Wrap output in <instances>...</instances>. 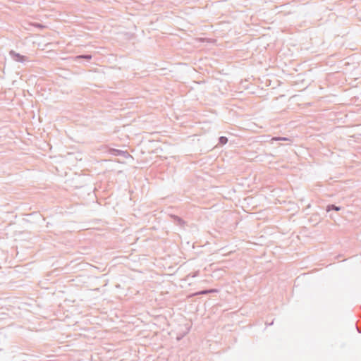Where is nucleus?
<instances>
[{
    "mask_svg": "<svg viewBox=\"0 0 361 361\" xmlns=\"http://www.w3.org/2000/svg\"><path fill=\"white\" fill-rule=\"evenodd\" d=\"M114 151L116 152V155H123L124 157H128L130 156L129 153L126 151H121L118 149H115Z\"/></svg>",
    "mask_w": 361,
    "mask_h": 361,
    "instance_id": "nucleus-6",
    "label": "nucleus"
},
{
    "mask_svg": "<svg viewBox=\"0 0 361 361\" xmlns=\"http://www.w3.org/2000/svg\"><path fill=\"white\" fill-rule=\"evenodd\" d=\"M219 143L221 144V145H225L228 142V138L226 137H224V136H221L219 138Z\"/></svg>",
    "mask_w": 361,
    "mask_h": 361,
    "instance_id": "nucleus-7",
    "label": "nucleus"
},
{
    "mask_svg": "<svg viewBox=\"0 0 361 361\" xmlns=\"http://www.w3.org/2000/svg\"><path fill=\"white\" fill-rule=\"evenodd\" d=\"M92 55L91 54H82V55H78L77 56H75V59H86V60H90L92 59Z\"/></svg>",
    "mask_w": 361,
    "mask_h": 361,
    "instance_id": "nucleus-5",
    "label": "nucleus"
},
{
    "mask_svg": "<svg viewBox=\"0 0 361 361\" xmlns=\"http://www.w3.org/2000/svg\"><path fill=\"white\" fill-rule=\"evenodd\" d=\"M10 55L13 59V60H15L17 62L23 63V62L27 61V59L26 56H23L18 53H16V51H14L13 50H11L10 51Z\"/></svg>",
    "mask_w": 361,
    "mask_h": 361,
    "instance_id": "nucleus-1",
    "label": "nucleus"
},
{
    "mask_svg": "<svg viewBox=\"0 0 361 361\" xmlns=\"http://www.w3.org/2000/svg\"><path fill=\"white\" fill-rule=\"evenodd\" d=\"M36 26H37V27H42V25H40V24H39V23L36 24Z\"/></svg>",
    "mask_w": 361,
    "mask_h": 361,
    "instance_id": "nucleus-10",
    "label": "nucleus"
},
{
    "mask_svg": "<svg viewBox=\"0 0 361 361\" xmlns=\"http://www.w3.org/2000/svg\"><path fill=\"white\" fill-rule=\"evenodd\" d=\"M171 116L173 117H174L175 118L178 119L177 114H171Z\"/></svg>",
    "mask_w": 361,
    "mask_h": 361,
    "instance_id": "nucleus-9",
    "label": "nucleus"
},
{
    "mask_svg": "<svg viewBox=\"0 0 361 361\" xmlns=\"http://www.w3.org/2000/svg\"><path fill=\"white\" fill-rule=\"evenodd\" d=\"M289 139L286 137H274L272 138V140L279 141V140H288Z\"/></svg>",
    "mask_w": 361,
    "mask_h": 361,
    "instance_id": "nucleus-8",
    "label": "nucleus"
},
{
    "mask_svg": "<svg viewBox=\"0 0 361 361\" xmlns=\"http://www.w3.org/2000/svg\"><path fill=\"white\" fill-rule=\"evenodd\" d=\"M341 207H338V206H336L334 204H329L327 207H326V212H330L331 210H334V211H340L341 210Z\"/></svg>",
    "mask_w": 361,
    "mask_h": 361,
    "instance_id": "nucleus-4",
    "label": "nucleus"
},
{
    "mask_svg": "<svg viewBox=\"0 0 361 361\" xmlns=\"http://www.w3.org/2000/svg\"><path fill=\"white\" fill-rule=\"evenodd\" d=\"M218 292H219V290L216 289V288L207 289V290H204L197 292V293H194V295H206V294H209V293H218Z\"/></svg>",
    "mask_w": 361,
    "mask_h": 361,
    "instance_id": "nucleus-2",
    "label": "nucleus"
},
{
    "mask_svg": "<svg viewBox=\"0 0 361 361\" xmlns=\"http://www.w3.org/2000/svg\"><path fill=\"white\" fill-rule=\"evenodd\" d=\"M197 276V274H194V275L192 276V277H195Z\"/></svg>",
    "mask_w": 361,
    "mask_h": 361,
    "instance_id": "nucleus-12",
    "label": "nucleus"
},
{
    "mask_svg": "<svg viewBox=\"0 0 361 361\" xmlns=\"http://www.w3.org/2000/svg\"><path fill=\"white\" fill-rule=\"evenodd\" d=\"M357 331H358V332H359V333H361V329H359L358 327H357Z\"/></svg>",
    "mask_w": 361,
    "mask_h": 361,
    "instance_id": "nucleus-11",
    "label": "nucleus"
},
{
    "mask_svg": "<svg viewBox=\"0 0 361 361\" xmlns=\"http://www.w3.org/2000/svg\"><path fill=\"white\" fill-rule=\"evenodd\" d=\"M171 217L173 219V221L178 225L182 226L184 225L185 221L179 216L176 215H171Z\"/></svg>",
    "mask_w": 361,
    "mask_h": 361,
    "instance_id": "nucleus-3",
    "label": "nucleus"
}]
</instances>
